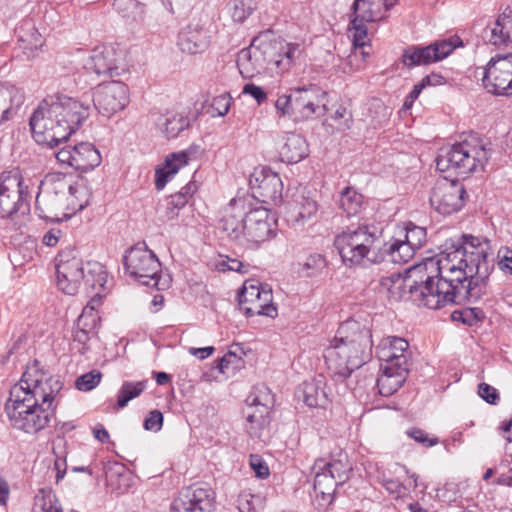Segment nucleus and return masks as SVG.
Instances as JSON below:
<instances>
[{
    "mask_svg": "<svg viewBox=\"0 0 512 512\" xmlns=\"http://www.w3.org/2000/svg\"><path fill=\"white\" fill-rule=\"evenodd\" d=\"M327 93L316 85L294 89L295 121L309 120L327 113Z\"/></svg>",
    "mask_w": 512,
    "mask_h": 512,
    "instance_id": "nucleus-18",
    "label": "nucleus"
},
{
    "mask_svg": "<svg viewBox=\"0 0 512 512\" xmlns=\"http://www.w3.org/2000/svg\"><path fill=\"white\" fill-rule=\"evenodd\" d=\"M113 8L123 18L135 22L145 17V5L138 0H113Z\"/></svg>",
    "mask_w": 512,
    "mask_h": 512,
    "instance_id": "nucleus-43",
    "label": "nucleus"
},
{
    "mask_svg": "<svg viewBox=\"0 0 512 512\" xmlns=\"http://www.w3.org/2000/svg\"><path fill=\"white\" fill-rule=\"evenodd\" d=\"M29 184L17 169L0 174V218L19 219L30 211Z\"/></svg>",
    "mask_w": 512,
    "mask_h": 512,
    "instance_id": "nucleus-9",
    "label": "nucleus"
},
{
    "mask_svg": "<svg viewBox=\"0 0 512 512\" xmlns=\"http://www.w3.org/2000/svg\"><path fill=\"white\" fill-rule=\"evenodd\" d=\"M264 498L260 494L252 493L250 489L242 490L237 498V507L240 512H255L263 506Z\"/></svg>",
    "mask_w": 512,
    "mask_h": 512,
    "instance_id": "nucleus-49",
    "label": "nucleus"
},
{
    "mask_svg": "<svg viewBox=\"0 0 512 512\" xmlns=\"http://www.w3.org/2000/svg\"><path fill=\"white\" fill-rule=\"evenodd\" d=\"M385 0H355L352 5L350 20L351 29L354 30V43L358 46L364 44L367 37V23L381 20L388 11Z\"/></svg>",
    "mask_w": 512,
    "mask_h": 512,
    "instance_id": "nucleus-14",
    "label": "nucleus"
},
{
    "mask_svg": "<svg viewBox=\"0 0 512 512\" xmlns=\"http://www.w3.org/2000/svg\"><path fill=\"white\" fill-rule=\"evenodd\" d=\"M89 115V104L66 95L47 97L29 119L32 137L37 144L54 148L67 141Z\"/></svg>",
    "mask_w": 512,
    "mask_h": 512,
    "instance_id": "nucleus-3",
    "label": "nucleus"
},
{
    "mask_svg": "<svg viewBox=\"0 0 512 512\" xmlns=\"http://www.w3.org/2000/svg\"><path fill=\"white\" fill-rule=\"evenodd\" d=\"M102 374L98 370H92L79 376L76 379L75 386L79 391H91L100 383Z\"/></svg>",
    "mask_w": 512,
    "mask_h": 512,
    "instance_id": "nucleus-56",
    "label": "nucleus"
},
{
    "mask_svg": "<svg viewBox=\"0 0 512 512\" xmlns=\"http://www.w3.org/2000/svg\"><path fill=\"white\" fill-rule=\"evenodd\" d=\"M238 305L240 311L247 317L261 315L274 318L277 316L271 288L254 280L244 282L238 295Z\"/></svg>",
    "mask_w": 512,
    "mask_h": 512,
    "instance_id": "nucleus-11",
    "label": "nucleus"
},
{
    "mask_svg": "<svg viewBox=\"0 0 512 512\" xmlns=\"http://www.w3.org/2000/svg\"><path fill=\"white\" fill-rule=\"evenodd\" d=\"M278 152L283 162L298 163L308 155V144L300 134L285 133L278 144Z\"/></svg>",
    "mask_w": 512,
    "mask_h": 512,
    "instance_id": "nucleus-28",
    "label": "nucleus"
},
{
    "mask_svg": "<svg viewBox=\"0 0 512 512\" xmlns=\"http://www.w3.org/2000/svg\"><path fill=\"white\" fill-rule=\"evenodd\" d=\"M129 103V88L120 81L99 84L93 92L95 109L103 116L110 117L123 110Z\"/></svg>",
    "mask_w": 512,
    "mask_h": 512,
    "instance_id": "nucleus-15",
    "label": "nucleus"
},
{
    "mask_svg": "<svg viewBox=\"0 0 512 512\" xmlns=\"http://www.w3.org/2000/svg\"><path fill=\"white\" fill-rule=\"evenodd\" d=\"M498 256L500 258L499 267L505 273H509L512 275V249L505 247L502 248Z\"/></svg>",
    "mask_w": 512,
    "mask_h": 512,
    "instance_id": "nucleus-64",
    "label": "nucleus"
},
{
    "mask_svg": "<svg viewBox=\"0 0 512 512\" xmlns=\"http://www.w3.org/2000/svg\"><path fill=\"white\" fill-rule=\"evenodd\" d=\"M188 125V119L175 111H167L157 120V127L169 139L177 137Z\"/></svg>",
    "mask_w": 512,
    "mask_h": 512,
    "instance_id": "nucleus-35",
    "label": "nucleus"
},
{
    "mask_svg": "<svg viewBox=\"0 0 512 512\" xmlns=\"http://www.w3.org/2000/svg\"><path fill=\"white\" fill-rule=\"evenodd\" d=\"M435 257L408 269L406 276L383 277L380 285L388 291L404 288L429 309L449 304L477 302L489 290V276L494 268L493 254L486 240L472 235L446 242Z\"/></svg>",
    "mask_w": 512,
    "mask_h": 512,
    "instance_id": "nucleus-1",
    "label": "nucleus"
},
{
    "mask_svg": "<svg viewBox=\"0 0 512 512\" xmlns=\"http://www.w3.org/2000/svg\"><path fill=\"white\" fill-rule=\"evenodd\" d=\"M491 157V144L476 134L439 150L436 168L440 172H453L467 176L479 169L483 170Z\"/></svg>",
    "mask_w": 512,
    "mask_h": 512,
    "instance_id": "nucleus-6",
    "label": "nucleus"
},
{
    "mask_svg": "<svg viewBox=\"0 0 512 512\" xmlns=\"http://www.w3.org/2000/svg\"><path fill=\"white\" fill-rule=\"evenodd\" d=\"M121 60V50L109 45L97 46L91 51L85 63V68L99 76H119L124 70L121 66Z\"/></svg>",
    "mask_w": 512,
    "mask_h": 512,
    "instance_id": "nucleus-23",
    "label": "nucleus"
},
{
    "mask_svg": "<svg viewBox=\"0 0 512 512\" xmlns=\"http://www.w3.org/2000/svg\"><path fill=\"white\" fill-rule=\"evenodd\" d=\"M402 239L415 251L423 247L427 241L426 229L409 222L400 232Z\"/></svg>",
    "mask_w": 512,
    "mask_h": 512,
    "instance_id": "nucleus-45",
    "label": "nucleus"
},
{
    "mask_svg": "<svg viewBox=\"0 0 512 512\" xmlns=\"http://www.w3.org/2000/svg\"><path fill=\"white\" fill-rule=\"evenodd\" d=\"M63 383L32 361L23 372L20 381L11 387L5 411L11 425L26 433H37L44 429L53 415V401L61 391Z\"/></svg>",
    "mask_w": 512,
    "mask_h": 512,
    "instance_id": "nucleus-2",
    "label": "nucleus"
},
{
    "mask_svg": "<svg viewBox=\"0 0 512 512\" xmlns=\"http://www.w3.org/2000/svg\"><path fill=\"white\" fill-rule=\"evenodd\" d=\"M382 371H409V343L401 337L388 336L376 346Z\"/></svg>",
    "mask_w": 512,
    "mask_h": 512,
    "instance_id": "nucleus-16",
    "label": "nucleus"
},
{
    "mask_svg": "<svg viewBox=\"0 0 512 512\" xmlns=\"http://www.w3.org/2000/svg\"><path fill=\"white\" fill-rule=\"evenodd\" d=\"M416 251L413 250L402 237L393 238L388 242L381 240L380 254L384 261L395 264H403L413 258Z\"/></svg>",
    "mask_w": 512,
    "mask_h": 512,
    "instance_id": "nucleus-30",
    "label": "nucleus"
},
{
    "mask_svg": "<svg viewBox=\"0 0 512 512\" xmlns=\"http://www.w3.org/2000/svg\"><path fill=\"white\" fill-rule=\"evenodd\" d=\"M337 486L336 480L324 470L319 469L315 473L313 488L315 500L320 508H327L332 504Z\"/></svg>",
    "mask_w": 512,
    "mask_h": 512,
    "instance_id": "nucleus-31",
    "label": "nucleus"
},
{
    "mask_svg": "<svg viewBox=\"0 0 512 512\" xmlns=\"http://www.w3.org/2000/svg\"><path fill=\"white\" fill-rule=\"evenodd\" d=\"M462 45L459 37L435 41L427 46L410 45L403 50L401 61L408 68L430 65L443 60Z\"/></svg>",
    "mask_w": 512,
    "mask_h": 512,
    "instance_id": "nucleus-12",
    "label": "nucleus"
},
{
    "mask_svg": "<svg viewBox=\"0 0 512 512\" xmlns=\"http://www.w3.org/2000/svg\"><path fill=\"white\" fill-rule=\"evenodd\" d=\"M316 191H306L305 189L295 198V210L297 215L295 221L305 223L306 221L316 219L318 211V202Z\"/></svg>",
    "mask_w": 512,
    "mask_h": 512,
    "instance_id": "nucleus-34",
    "label": "nucleus"
},
{
    "mask_svg": "<svg viewBox=\"0 0 512 512\" xmlns=\"http://www.w3.org/2000/svg\"><path fill=\"white\" fill-rule=\"evenodd\" d=\"M107 281V272L99 262H87L84 267L83 283L87 289H102Z\"/></svg>",
    "mask_w": 512,
    "mask_h": 512,
    "instance_id": "nucleus-42",
    "label": "nucleus"
},
{
    "mask_svg": "<svg viewBox=\"0 0 512 512\" xmlns=\"http://www.w3.org/2000/svg\"><path fill=\"white\" fill-rule=\"evenodd\" d=\"M217 268L219 271H235L240 273H246L247 269H243L244 265L243 263L238 259H233L230 257H226L225 259H222L218 262Z\"/></svg>",
    "mask_w": 512,
    "mask_h": 512,
    "instance_id": "nucleus-61",
    "label": "nucleus"
},
{
    "mask_svg": "<svg viewBox=\"0 0 512 512\" xmlns=\"http://www.w3.org/2000/svg\"><path fill=\"white\" fill-rule=\"evenodd\" d=\"M371 330L356 320L343 322L330 345L324 351V359L332 379L343 382L352 372L372 357Z\"/></svg>",
    "mask_w": 512,
    "mask_h": 512,
    "instance_id": "nucleus-4",
    "label": "nucleus"
},
{
    "mask_svg": "<svg viewBox=\"0 0 512 512\" xmlns=\"http://www.w3.org/2000/svg\"><path fill=\"white\" fill-rule=\"evenodd\" d=\"M274 225L275 223L270 221L269 211L266 208L250 209L245 215L243 244L258 246L270 240L275 235Z\"/></svg>",
    "mask_w": 512,
    "mask_h": 512,
    "instance_id": "nucleus-19",
    "label": "nucleus"
},
{
    "mask_svg": "<svg viewBox=\"0 0 512 512\" xmlns=\"http://www.w3.org/2000/svg\"><path fill=\"white\" fill-rule=\"evenodd\" d=\"M249 464L258 478L265 479L270 475L266 461L258 454H251Z\"/></svg>",
    "mask_w": 512,
    "mask_h": 512,
    "instance_id": "nucleus-57",
    "label": "nucleus"
},
{
    "mask_svg": "<svg viewBox=\"0 0 512 512\" xmlns=\"http://www.w3.org/2000/svg\"><path fill=\"white\" fill-rule=\"evenodd\" d=\"M18 88L9 82H0V124L10 119L12 103L18 96Z\"/></svg>",
    "mask_w": 512,
    "mask_h": 512,
    "instance_id": "nucleus-44",
    "label": "nucleus"
},
{
    "mask_svg": "<svg viewBox=\"0 0 512 512\" xmlns=\"http://www.w3.org/2000/svg\"><path fill=\"white\" fill-rule=\"evenodd\" d=\"M299 43L272 40L268 32L254 37L251 44L237 54V67L243 78H253L267 69L277 74L288 71L302 54Z\"/></svg>",
    "mask_w": 512,
    "mask_h": 512,
    "instance_id": "nucleus-5",
    "label": "nucleus"
},
{
    "mask_svg": "<svg viewBox=\"0 0 512 512\" xmlns=\"http://www.w3.org/2000/svg\"><path fill=\"white\" fill-rule=\"evenodd\" d=\"M83 192L78 185L59 182L39 191L36 196L35 212L45 221L60 222L68 219L77 210L84 209L86 203L79 202L77 194Z\"/></svg>",
    "mask_w": 512,
    "mask_h": 512,
    "instance_id": "nucleus-8",
    "label": "nucleus"
},
{
    "mask_svg": "<svg viewBox=\"0 0 512 512\" xmlns=\"http://www.w3.org/2000/svg\"><path fill=\"white\" fill-rule=\"evenodd\" d=\"M147 381L123 382L117 396L118 408H124L128 402L138 397L146 388Z\"/></svg>",
    "mask_w": 512,
    "mask_h": 512,
    "instance_id": "nucleus-48",
    "label": "nucleus"
},
{
    "mask_svg": "<svg viewBox=\"0 0 512 512\" xmlns=\"http://www.w3.org/2000/svg\"><path fill=\"white\" fill-rule=\"evenodd\" d=\"M466 195L465 187L461 182L444 177L433 186L429 201L438 213L451 215L462 209Z\"/></svg>",
    "mask_w": 512,
    "mask_h": 512,
    "instance_id": "nucleus-13",
    "label": "nucleus"
},
{
    "mask_svg": "<svg viewBox=\"0 0 512 512\" xmlns=\"http://www.w3.org/2000/svg\"><path fill=\"white\" fill-rule=\"evenodd\" d=\"M254 0H233L231 17L234 22L243 23L256 10Z\"/></svg>",
    "mask_w": 512,
    "mask_h": 512,
    "instance_id": "nucleus-50",
    "label": "nucleus"
},
{
    "mask_svg": "<svg viewBox=\"0 0 512 512\" xmlns=\"http://www.w3.org/2000/svg\"><path fill=\"white\" fill-rule=\"evenodd\" d=\"M271 413L270 409L262 411V409L253 407H246L243 410L246 420L245 430L251 438L262 440L268 436Z\"/></svg>",
    "mask_w": 512,
    "mask_h": 512,
    "instance_id": "nucleus-29",
    "label": "nucleus"
},
{
    "mask_svg": "<svg viewBox=\"0 0 512 512\" xmlns=\"http://www.w3.org/2000/svg\"><path fill=\"white\" fill-rule=\"evenodd\" d=\"M57 286L65 294L75 295L84 278V266L78 257L60 253L56 264Z\"/></svg>",
    "mask_w": 512,
    "mask_h": 512,
    "instance_id": "nucleus-21",
    "label": "nucleus"
},
{
    "mask_svg": "<svg viewBox=\"0 0 512 512\" xmlns=\"http://www.w3.org/2000/svg\"><path fill=\"white\" fill-rule=\"evenodd\" d=\"M177 45L183 53H203L210 45L209 32L199 23H191L179 32Z\"/></svg>",
    "mask_w": 512,
    "mask_h": 512,
    "instance_id": "nucleus-26",
    "label": "nucleus"
},
{
    "mask_svg": "<svg viewBox=\"0 0 512 512\" xmlns=\"http://www.w3.org/2000/svg\"><path fill=\"white\" fill-rule=\"evenodd\" d=\"M377 379V387L380 395L388 397L394 394L405 382L408 371H382Z\"/></svg>",
    "mask_w": 512,
    "mask_h": 512,
    "instance_id": "nucleus-39",
    "label": "nucleus"
},
{
    "mask_svg": "<svg viewBox=\"0 0 512 512\" xmlns=\"http://www.w3.org/2000/svg\"><path fill=\"white\" fill-rule=\"evenodd\" d=\"M274 106L279 118L286 116L295 118L294 89L291 94L279 95Z\"/></svg>",
    "mask_w": 512,
    "mask_h": 512,
    "instance_id": "nucleus-54",
    "label": "nucleus"
},
{
    "mask_svg": "<svg viewBox=\"0 0 512 512\" xmlns=\"http://www.w3.org/2000/svg\"><path fill=\"white\" fill-rule=\"evenodd\" d=\"M451 317L454 321H461L464 324L472 326L482 321L485 318V313L482 309L473 307L455 310Z\"/></svg>",
    "mask_w": 512,
    "mask_h": 512,
    "instance_id": "nucleus-53",
    "label": "nucleus"
},
{
    "mask_svg": "<svg viewBox=\"0 0 512 512\" xmlns=\"http://www.w3.org/2000/svg\"><path fill=\"white\" fill-rule=\"evenodd\" d=\"M245 402L246 407L258 408L265 411L266 409L272 410L275 399L269 387L264 384H258L253 386Z\"/></svg>",
    "mask_w": 512,
    "mask_h": 512,
    "instance_id": "nucleus-40",
    "label": "nucleus"
},
{
    "mask_svg": "<svg viewBox=\"0 0 512 512\" xmlns=\"http://www.w3.org/2000/svg\"><path fill=\"white\" fill-rule=\"evenodd\" d=\"M479 396L489 404H496L499 400V394L496 388L487 384L481 383L478 387Z\"/></svg>",
    "mask_w": 512,
    "mask_h": 512,
    "instance_id": "nucleus-63",
    "label": "nucleus"
},
{
    "mask_svg": "<svg viewBox=\"0 0 512 512\" xmlns=\"http://www.w3.org/2000/svg\"><path fill=\"white\" fill-rule=\"evenodd\" d=\"M58 500L52 490L40 489L34 497V512H61Z\"/></svg>",
    "mask_w": 512,
    "mask_h": 512,
    "instance_id": "nucleus-46",
    "label": "nucleus"
},
{
    "mask_svg": "<svg viewBox=\"0 0 512 512\" xmlns=\"http://www.w3.org/2000/svg\"><path fill=\"white\" fill-rule=\"evenodd\" d=\"M253 196L266 204L277 205L282 200L283 183L280 176L262 168L255 170L249 180Z\"/></svg>",
    "mask_w": 512,
    "mask_h": 512,
    "instance_id": "nucleus-20",
    "label": "nucleus"
},
{
    "mask_svg": "<svg viewBox=\"0 0 512 512\" xmlns=\"http://www.w3.org/2000/svg\"><path fill=\"white\" fill-rule=\"evenodd\" d=\"M196 191V186L193 182H189L181 190L166 199L165 216L168 220H172L179 215L180 209L184 208L192 195Z\"/></svg>",
    "mask_w": 512,
    "mask_h": 512,
    "instance_id": "nucleus-37",
    "label": "nucleus"
},
{
    "mask_svg": "<svg viewBox=\"0 0 512 512\" xmlns=\"http://www.w3.org/2000/svg\"><path fill=\"white\" fill-rule=\"evenodd\" d=\"M364 205V196L352 187H345L339 198V208L347 217L358 215Z\"/></svg>",
    "mask_w": 512,
    "mask_h": 512,
    "instance_id": "nucleus-38",
    "label": "nucleus"
},
{
    "mask_svg": "<svg viewBox=\"0 0 512 512\" xmlns=\"http://www.w3.org/2000/svg\"><path fill=\"white\" fill-rule=\"evenodd\" d=\"M74 169L87 172L101 163L100 152L95 146L88 142H81L74 145Z\"/></svg>",
    "mask_w": 512,
    "mask_h": 512,
    "instance_id": "nucleus-32",
    "label": "nucleus"
},
{
    "mask_svg": "<svg viewBox=\"0 0 512 512\" xmlns=\"http://www.w3.org/2000/svg\"><path fill=\"white\" fill-rule=\"evenodd\" d=\"M247 212V203L244 199H232L224 210L221 219V228L229 238L243 244L244 220Z\"/></svg>",
    "mask_w": 512,
    "mask_h": 512,
    "instance_id": "nucleus-25",
    "label": "nucleus"
},
{
    "mask_svg": "<svg viewBox=\"0 0 512 512\" xmlns=\"http://www.w3.org/2000/svg\"><path fill=\"white\" fill-rule=\"evenodd\" d=\"M200 147L191 145L188 149L170 153L165 157L164 164L155 170V187L162 190L168 181L184 166L198 157Z\"/></svg>",
    "mask_w": 512,
    "mask_h": 512,
    "instance_id": "nucleus-24",
    "label": "nucleus"
},
{
    "mask_svg": "<svg viewBox=\"0 0 512 512\" xmlns=\"http://www.w3.org/2000/svg\"><path fill=\"white\" fill-rule=\"evenodd\" d=\"M326 381L322 376L303 382L297 396L310 408H325L329 402Z\"/></svg>",
    "mask_w": 512,
    "mask_h": 512,
    "instance_id": "nucleus-27",
    "label": "nucleus"
},
{
    "mask_svg": "<svg viewBox=\"0 0 512 512\" xmlns=\"http://www.w3.org/2000/svg\"><path fill=\"white\" fill-rule=\"evenodd\" d=\"M230 105L231 97L227 94H222L213 98L211 107L218 116H224L228 113Z\"/></svg>",
    "mask_w": 512,
    "mask_h": 512,
    "instance_id": "nucleus-60",
    "label": "nucleus"
},
{
    "mask_svg": "<svg viewBox=\"0 0 512 512\" xmlns=\"http://www.w3.org/2000/svg\"><path fill=\"white\" fill-rule=\"evenodd\" d=\"M196 191V186L193 182H189L181 190L166 199L165 216L168 220H172L179 215L180 209L184 208L192 195Z\"/></svg>",
    "mask_w": 512,
    "mask_h": 512,
    "instance_id": "nucleus-36",
    "label": "nucleus"
},
{
    "mask_svg": "<svg viewBox=\"0 0 512 512\" xmlns=\"http://www.w3.org/2000/svg\"><path fill=\"white\" fill-rule=\"evenodd\" d=\"M483 85L489 93L512 95V70L509 61L491 58L483 72Z\"/></svg>",
    "mask_w": 512,
    "mask_h": 512,
    "instance_id": "nucleus-22",
    "label": "nucleus"
},
{
    "mask_svg": "<svg viewBox=\"0 0 512 512\" xmlns=\"http://www.w3.org/2000/svg\"><path fill=\"white\" fill-rule=\"evenodd\" d=\"M334 245L346 265L383 262L380 254L381 233L373 224L348 227L336 236Z\"/></svg>",
    "mask_w": 512,
    "mask_h": 512,
    "instance_id": "nucleus-7",
    "label": "nucleus"
},
{
    "mask_svg": "<svg viewBox=\"0 0 512 512\" xmlns=\"http://www.w3.org/2000/svg\"><path fill=\"white\" fill-rule=\"evenodd\" d=\"M163 425V414L159 410L150 411L144 420V429L148 431L158 432Z\"/></svg>",
    "mask_w": 512,
    "mask_h": 512,
    "instance_id": "nucleus-59",
    "label": "nucleus"
},
{
    "mask_svg": "<svg viewBox=\"0 0 512 512\" xmlns=\"http://www.w3.org/2000/svg\"><path fill=\"white\" fill-rule=\"evenodd\" d=\"M100 316L93 305L88 303L82 310V313L79 315L76 326L81 328H86L88 330H95L97 332V328L99 326Z\"/></svg>",
    "mask_w": 512,
    "mask_h": 512,
    "instance_id": "nucleus-51",
    "label": "nucleus"
},
{
    "mask_svg": "<svg viewBox=\"0 0 512 512\" xmlns=\"http://www.w3.org/2000/svg\"><path fill=\"white\" fill-rule=\"evenodd\" d=\"M17 39L25 51L33 54L44 44V39L38 30L31 24H25L17 30Z\"/></svg>",
    "mask_w": 512,
    "mask_h": 512,
    "instance_id": "nucleus-41",
    "label": "nucleus"
},
{
    "mask_svg": "<svg viewBox=\"0 0 512 512\" xmlns=\"http://www.w3.org/2000/svg\"><path fill=\"white\" fill-rule=\"evenodd\" d=\"M95 333V330H88L75 325L73 331V349H76L80 354H85L89 350L88 342L91 335Z\"/></svg>",
    "mask_w": 512,
    "mask_h": 512,
    "instance_id": "nucleus-55",
    "label": "nucleus"
},
{
    "mask_svg": "<svg viewBox=\"0 0 512 512\" xmlns=\"http://www.w3.org/2000/svg\"><path fill=\"white\" fill-rule=\"evenodd\" d=\"M407 435L425 447H432L439 442L437 437H429L424 430L419 428H412L408 430Z\"/></svg>",
    "mask_w": 512,
    "mask_h": 512,
    "instance_id": "nucleus-58",
    "label": "nucleus"
},
{
    "mask_svg": "<svg viewBox=\"0 0 512 512\" xmlns=\"http://www.w3.org/2000/svg\"><path fill=\"white\" fill-rule=\"evenodd\" d=\"M315 466L318 469L324 470L328 475H331L338 485L343 484L348 479L349 467L348 464L342 460H334L331 462L318 460L316 461Z\"/></svg>",
    "mask_w": 512,
    "mask_h": 512,
    "instance_id": "nucleus-47",
    "label": "nucleus"
},
{
    "mask_svg": "<svg viewBox=\"0 0 512 512\" xmlns=\"http://www.w3.org/2000/svg\"><path fill=\"white\" fill-rule=\"evenodd\" d=\"M215 493L205 484H195L181 490L173 500L170 512H212Z\"/></svg>",
    "mask_w": 512,
    "mask_h": 512,
    "instance_id": "nucleus-17",
    "label": "nucleus"
},
{
    "mask_svg": "<svg viewBox=\"0 0 512 512\" xmlns=\"http://www.w3.org/2000/svg\"><path fill=\"white\" fill-rule=\"evenodd\" d=\"M125 271L141 284L158 286L161 264L153 251L146 245L130 248L123 257Z\"/></svg>",
    "mask_w": 512,
    "mask_h": 512,
    "instance_id": "nucleus-10",
    "label": "nucleus"
},
{
    "mask_svg": "<svg viewBox=\"0 0 512 512\" xmlns=\"http://www.w3.org/2000/svg\"><path fill=\"white\" fill-rule=\"evenodd\" d=\"M326 264V259L322 254H311L303 263L301 273L305 277L317 276L324 270Z\"/></svg>",
    "mask_w": 512,
    "mask_h": 512,
    "instance_id": "nucleus-52",
    "label": "nucleus"
},
{
    "mask_svg": "<svg viewBox=\"0 0 512 512\" xmlns=\"http://www.w3.org/2000/svg\"><path fill=\"white\" fill-rule=\"evenodd\" d=\"M242 93L250 95L252 98H254L256 100L258 105H261L262 103H264L268 98V95L263 90V88L255 85L253 83L245 84L243 87Z\"/></svg>",
    "mask_w": 512,
    "mask_h": 512,
    "instance_id": "nucleus-62",
    "label": "nucleus"
},
{
    "mask_svg": "<svg viewBox=\"0 0 512 512\" xmlns=\"http://www.w3.org/2000/svg\"><path fill=\"white\" fill-rule=\"evenodd\" d=\"M505 29H512V17L503 13L498 16L492 28H486L483 32V38L494 46H511L512 34L504 32Z\"/></svg>",
    "mask_w": 512,
    "mask_h": 512,
    "instance_id": "nucleus-33",
    "label": "nucleus"
}]
</instances>
